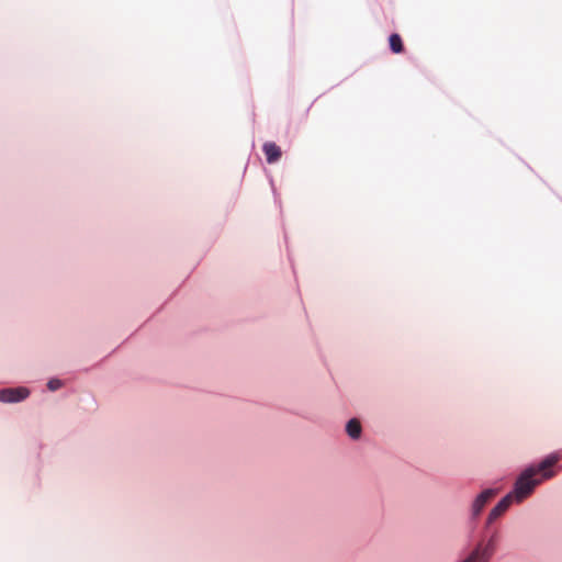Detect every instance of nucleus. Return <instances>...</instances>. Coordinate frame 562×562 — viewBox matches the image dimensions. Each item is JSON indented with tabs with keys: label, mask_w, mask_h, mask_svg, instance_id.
Masks as SVG:
<instances>
[{
	"label": "nucleus",
	"mask_w": 562,
	"mask_h": 562,
	"mask_svg": "<svg viewBox=\"0 0 562 562\" xmlns=\"http://www.w3.org/2000/svg\"><path fill=\"white\" fill-rule=\"evenodd\" d=\"M513 502V494H507L504 498H502L497 503V505L490 512L487 517V524H492L495 519L501 517L509 508Z\"/></svg>",
	"instance_id": "5"
},
{
	"label": "nucleus",
	"mask_w": 562,
	"mask_h": 562,
	"mask_svg": "<svg viewBox=\"0 0 562 562\" xmlns=\"http://www.w3.org/2000/svg\"><path fill=\"white\" fill-rule=\"evenodd\" d=\"M262 150L266 155L268 164L277 162L282 156L281 148L273 142L265 143L262 146Z\"/></svg>",
	"instance_id": "6"
},
{
	"label": "nucleus",
	"mask_w": 562,
	"mask_h": 562,
	"mask_svg": "<svg viewBox=\"0 0 562 562\" xmlns=\"http://www.w3.org/2000/svg\"><path fill=\"white\" fill-rule=\"evenodd\" d=\"M496 493V490L487 488L476 496L472 505V514L474 517L481 514L486 503L493 498Z\"/></svg>",
	"instance_id": "4"
},
{
	"label": "nucleus",
	"mask_w": 562,
	"mask_h": 562,
	"mask_svg": "<svg viewBox=\"0 0 562 562\" xmlns=\"http://www.w3.org/2000/svg\"><path fill=\"white\" fill-rule=\"evenodd\" d=\"M561 457L559 453H552L548 456L537 467H530L526 469L517 479L515 488L510 493L513 499L520 503L527 498L543 480L550 479L555 475V472L551 470L560 461Z\"/></svg>",
	"instance_id": "1"
},
{
	"label": "nucleus",
	"mask_w": 562,
	"mask_h": 562,
	"mask_svg": "<svg viewBox=\"0 0 562 562\" xmlns=\"http://www.w3.org/2000/svg\"><path fill=\"white\" fill-rule=\"evenodd\" d=\"M390 48L394 54H401L404 50L402 37L397 34H391L389 37Z\"/></svg>",
	"instance_id": "8"
},
{
	"label": "nucleus",
	"mask_w": 562,
	"mask_h": 562,
	"mask_svg": "<svg viewBox=\"0 0 562 562\" xmlns=\"http://www.w3.org/2000/svg\"><path fill=\"white\" fill-rule=\"evenodd\" d=\"M496 535L486 544L480 543L476 549L462 562H487L495 551Z\"/></svg>",
	"instance_id": "2"
},
{
	"label": "nucleus",
	"mask_w": 562,
	"mask_h": 562,
	"mask_svg": "<svg viewBox=\"0 0 562 562\" xmlns=\"http://www.w3.org/2000/svg\"><path fill=\"white\" fill-rule=\"evenodd\" d=\"M29 394L30 392L25 387L3 389L0 390V402L16 403L25 400Z\"/></svg>",
	"instance_id": "3"
},
{
	"label": "nucleus",
	"mask_w": 562,
	"mask_h": 562,
	"mask_svg": "<svg viewBox=\"0 0 562 562\" xmlns=\"http://www.w3.org/2000/svg\"><path fill=\"white\" fill-rule=\"evenodd\" d=\"M346 431L352 439H358L361 435V425L358 419L352 418L346 425Z\"/></svg>",
	"instance_id": "7"
},
{
	"label": "nucleus",
	"mask_w": 562,
	"mask_h": 562,
	"mask_svg": "<svg viewBox=\"0 0 562 562\" xmlns=\"http://www.w3.org/2000/svg\"><path fill=\"white\" fill-rule=\"evenodd\" d=\"M63 385L61 381L58 379H52L47 383V387L49 391H57Z\"/></svg>",
	"instance_id": "9"
}]
</instances>
